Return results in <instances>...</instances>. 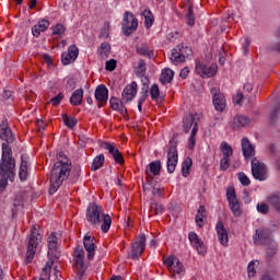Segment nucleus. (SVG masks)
Segmentation results:
<instances>
[{"label":"nucleus","mask_w":280,"mask_h":280,"mask_svg":"<svg viewBox=\"0 0 280 280\" xmlns=\"http://www.w3.org/2000/svg\"><path fill=\"white\" fill-rule=\"evenodd\" d=\"M136 73L143 78L145 75V60H140L136 69Z\"/></svg>","instance_id":"obj_50"},{"label":"nucleus","mask_w":280,"mask_h":280,"mask_svg":"<svg viewBox=\"0 0 280 280\" xmlns=\"http://www.w3.org/2000/svg\"><path fill=\"white\" fill-rule=\"evenodd\" d=\"M277 255V246L272 245L267 248V257H275Z\"/></svg>","instance_id":"obj_58"},{"label":"nucleus","mask_w":280,"mask_h":280,"mask_svg":"<svg viewBox=\"0 0 280 280\" xmlns=\"http://www.w3.org/2000/svg\"><path fill=\"white\" fill-rule=\"evenodd\" d=\"M152 194H153L154 196H163V189H162V188H156V187H154V188L152 189Z\"/></svg>","instance_id":"obj_64"},{"label":"nucleus","mask_w":280,"mask_h":280,"mask_svg":"<svg viewBox=\"0 0 280 280\" xmlns=\"http://www.w3.org/2000/svg\"><path fill=\"white\" fill-rule=\"evenodd\" d=\"M73 58L71 57V55H69L68 52H63L61 55V62L62 65L67 66V65H71L73 62Z\"/></svg>","instance_id":"obj_54"},{"label":"nucleus","mask_w":280,"mask_h":280,"mask_svg":"<svg viewBox=\"0 0 280 280\" xmlns=\"http://www.w3.org/2000/svg\"><path fill=\"white\" fill-rule=\"evenodd\" d=\"M150 95L152 100H159V95H161V91L159 90V85L153 84L150 90Z\"/></svg>","instance_id":"obj_52"},{"label":"nucleus","mask_w":280,"mask_h":280,"mask_svg":"<svg viewBox=\"0 0 280 280\" xmlns=\"http://www.w3.org/2000/svg\"><path fill=\"white\" fill-rule=\"evenodd\" d=\"M19 176H20V180L27 179V161H25L23 158L20 165Z\"/></svg>","instance_id":"obj_42"},{"label":"nucleus","mask_w":280,"mask_h":280,"mask_svg":"<svg viewBox=\"0 0 280 280\" xmlns=\"http://www.w3.org/2000/svg\"><path fill=\"white\" fill-rule=\"evenodd\" d=\"M256 209L258 213H261V215H268L270 213V203L264 201L258 202Z\"/></svg>","instance_id":"obj_41"},{"label":"nucleus","mask_w":280,"mask_h":280,"mask_svg":"<svg viewBox=\"0 0 280 280\" xmlns=\"http://www.w3.org/2000/svg\"><path fill=\"white\" fill-rule=\"evenodd\" d=\"M174 80V72L170 68H165L160 78L162 84H170Z\"/></svg>","instance_id":"obj_34"},{"label":"nucleus","mask_w":280,"mask_h":280,"mask_svg":"<svg viewBox=\"0 0 280 280\" xmlns=\"http://www.w3.org/2000/svg\"><path fill=\"white\" fill-rule=\"evenodd\" d=\"M83 245L88 253L89 261L93 260V258L95 257V237L91 235H85L83 237Z\"/></svg>","instance_id":"obj_23"},{"label":"nucleus","mask_w":280,"mask_h":280,"mask_svg":"<svg viewBox=\"0 0 280 280\" xmlns=\"http://www.w3.org/2000/svg\"><path fill=\"white\" fill-rule=\"evenodd\" d=\"M38 230H36V226H34L28 236L25 264H32V261H34L36 248H38Z\"/></svg>","instance_id":"obj_6"},{"label":"nucleus","mask_w":280,"mask_h":280,"mask_svg":"<svg viewBox=\"0 0 280 280\" xmlns=\"http://www.w3.org/2000/svg\"><path fill=\"white\" fill-rule=\"evenodd\" d=\"M255 264H259L258 260H252L247 266V273L249 279H253L255 275H257V270L255 269Z\"/></svg>","instance_id":"obj_47"},{"label":"nucleus","mask_w":280,"mask_h":280,"mask_svg":"<svg viewBox=\"0 0 280 280\" xmlns=\"http://www.w3.org/2000/svg\"><path fill=\"white\" fill-rule=\"evenodd\" d=\"M101 148H103V150H108L115 163H118L119 165H124V155L121 154V152H119V149H115V147L110 144V142H102Z\"/></svg>","instance_id":"obj_20"},{"label":"nucleus","mask_w":280,"mask_h":280,"mask_svg":"<svg viewBox=\"0 0 280 280\" xmlns=\"http://www.w3.org/2000/svg\"><path fill=\"white\" fill-rule=\"evenodd\" d=\"M242 152L246 161L255 156V147H253V143H250V140H248V138L242 139Z\"/></svg>","instance_id":"obj_26"},{"label":"nucleus","mask_w":280,"mask_h":280,"mask_svg":"<svg viewBox=\"0 0 280 280\" xmlns=\"http://www.w3.org/2000/svg\"><path fill=\"white\" fill-rule=\"evenodd\" d=\"M69 176H71V160L66 156L65 152L59 151L57 153V162L50 172L49 194H56L57 189H60V186Z\"/></svg>","instance_id":"obj_1"},{"label":"nucleus","mask_w":280,"mask_h":280,"mask_svg":"<svg viewBox=\"0 0 280 280\" xmlns=\"http://www.w3.org/2000/svg\"><path fill=\"white\" fill-rule=\"evenodd\" d=\"M220 150L223 154V158H230L231 159V156H233V148L229 143H226L224 141L221 142Z\"/></svg>","instance_id":"obj_39"},{"label":"nucleus","mask_w":280,"mask_h":280,"mask_svg":"<svg viewBox=\"0 0 280 280\" xmlns=\"http://www.w3.org/2000/svg\"><path fill=\"white\" fill-rule=\"evenodd\" d=\"M63 97L65 95L62 93H59L57 96L50 98L49 104H52V106H59Z\"/></svg>","instance_id":"obj_56"},{"label":"nucleus","mask_w":280,"mask_h":280,"mask_svg":"<svg viewBox=\"0 0 280 280\" xmlns=\"http://www.w3.org/2000/svg\"><path fill=\"white\" fill-rule=\"evenodd\" d=\"M97 51L101 57L108 58V56L110 55V44L102 43Z\"/></svg>","instance_id":"obj_43"},{"label":"nucleus","mask_w":280,"mask_h":280,"mask_svg":"<svg viewBox=\"0 0 280 280\" xmlns=\"http://www.w3.org/2000/svg\"><path fill=\"white\" fill-rule=\"evenodd\" d=\"M67 28H65V25L62 24H57L54 28H52V36H62V34H65Z\"/></svg>","instance_id":"obj_51"},{"label":"nucleus","mask_w":280,"mask_h":280,"mask_svg":"<svg viewBox=\"0 0 280 280\" xmlns=\"http://www.w3.org/2000/svg\"><path fill=\"white\" fill-rule=\"evenodd\" d=\"M100 38H108V25H105L100 33Z\"/></svg>","instance_id":"obj_60"},{"label":"nucleus","mask_w":280,"mask_h":280,"mask_svg":"<svg viewBox=\"0 0 280 280\" xmlns=\"http://www.w3.org/2000/svg\"><path fill=\"white\" fill-rule=\"evenodd\" d=\"M238 180L243 187H248L250 185V178L244 172L238 173Z\"/></svg>","instance_id":"obj_48"},{"label":"nucleus","mask_w":280,"mask_h":280,"mask_svg":"<svg viewBox=\"0 0 280 280\" xmlns=\"http://www.w3.org/2000/svg\"><path fill=\"white\" fill-rule=\"evenodd\" d=\"M196 135H198V124H195L191 129V133L188 140V150H194V145H196Z\"/></svg>","instance_id":"obj_40"},{"label":"nucleus","mask_w":280,"mask_h":280,"mask_svg":"<svg viewBox=\"0 0 280 280\" xmlns=\"http://www.w3.org/2000/svg\"><path fill=\"white\" fill-rule=\"evenodd\" d=\"M49 20H40L36 25L32 27V34L35 36V38H38L40 36V32H47L49 30Z\"/></svg>","instance_id":"obj_28"},{"label":"nucleus","mask_w":280,"mask_h":280,"mask_svg":"<svg viewBox=\"0 0 280 280\" xmlns=\"http://www.w3.org/2000/svg\"><path fill=\"white\" fill-rule=\"evenodd\" d=\"M86 220L92 226H101L103 233L110 231L113 219L109 214L104 213L102 206H97L95 202H91L86 209Z\"/></svg>","instance_id":"obj_3"},{"label":"nucleus","mask_w":280,"mask_h":280,"mask_svg":"<svg viewBox=\"0 0 280 280\" xmlns=\"http://www.w3.org/2000/svg\"><path fill=\"white\" fill-rule=\"evenodd\" d=\"M269 207L276 211H280V192H272L267 197Z\"/></svg>","instance_id":"obj_30"},{"label":"nucleus","mask_w":280,"mask_h":280,"mask_svg":"<svg viewBox=\"0 0 280 280\" xmlns=\"http://www.w3.org/2000/svg\"><path fill=\"white\" fill-rule=\"evenodd\" d=\"M142 16H144V26L147 30H150V27L154 25V15H152V11L145 9L142 12Z\"/></svg>","instance_id":"obj_36"},{"label":"nucleus","mask_w":280,"mask_h":280,"mask_svg":"<svg viewBox=\"0 0 280 280\" xmlns=\"http://www.w3.org/2000/svg\"><path fill=\"white\" fill-rule=\"evenodd\" d=\"M14 170H16V161L12 158V149L7 143H2L0 189H5V187H8V180H14Z\"/></svg>","instance_id":"obj_2"},{"label":"nucleus","mask_w":280,"mask_h":280,"mask_svg":"<svg viewBox=\"0 0 280 280\" xmlns=\"http://www.w3.org/2000/svg\"><path fill=\"white\" fill-rule=\"evenodd\" d=\"M106 71H115L117 69V61L115 59H110L105 63Z\"/></svg>","instance_id":"obj_57"},{"label":"nucleus","mask_w":280,"mask_h":280,"mask_svg":"<svg viewBox=\"0 0 280 280\" xmlns=\"http://www.w3.org/2000/svg\"><path fill=\"white\" fill-rule=\"evenodd\" d=\"M211 95L213 97V106L215 110L219 113L224 112V108H226V98H224V94L220 92V89L212 88Z\"/></svg>","instance_id":"obj_14"},{"label":"nucleus","mask_w":280,"mask_h":280,"mask_svg":"<svg viewBox=\"0 0 280 280\" xmlns=\"http://www.w3.org/2000/svg\"><path fill=\"white\" fill-rule=\"evenodd\" d=\"M188 240L191 246H194V248H196V250L199 253V255L207 254V248L205 247V243L202 242V240H200V237H198V234H196V232H190L188 234Z\"/></svg>","instance_id":"obj_21"},{"label":"nucleus","mask_w":280,"mask_h":280,"mask_svg":"<svg viewBox=\"0 0 280 280\" xmlns=\"http://www.w3.org/2000/svg\"><path fill=\"white\" fill-rule=\"evenodd\" d=\"M254 244L256 246H261V244H270L272 238L270 237V230L268 229H258L253 237Z\"/></svg>","instance_id":"obj_16"},{"label":"nucleus","mask_w":280,"mask_h":280,"mask_svg":"<svg viewBox=\"0 0 280 280\" xmlns=\"http://www.w3.org/2000/svg\"><path fill=\"white\" fill-rule=\"evenodd\" d=\"M226 198L229 201V207L236 218L242 215V211L240 210V201H237V196L235 195V188H229L226 190Z\"/></svg>","instance_id":"obj_13"},{"label":"nucleus","mask_w":280,"mask_h":280,"mask_svg":"<svg viewBox=\"0 0 280 280\" xmlns=\"http://www.w3.org/2000/svg\"><path fill=\"white\" fill-rule=\"evenodd\" d=\"M73 268L77 272V279L82 280V277H84V272H86V269L89 268L86 264H84V248L82 246H77L73 252Z\"/></svg>","instance_id":"obj_4"},{"label":"nucleus","mask_w":280,"mask_h":280,"mask_svg":"<svg viewBox=\"0 0 280 280\" xmlns=\"http://www.w3.org/2000/svg\"><path fill=\"white\" fill-rule=\"evenodd\" d=\"M205 217L200 215V214H197L196 215V224L202 229V226H205V220H203Z\"/></svg>","instance_id":"obj_59"},{"label":"nucleus","mask_w":280,"mask_h":280,"mask_svg":"<svg viewBox=\"0 0 280 280\" xmlns=\"http://www.w3.org/2000/svg\"><path fill=\"white\" fill-rule=\"evenodd\" d=\"M165 211V208L161 203H152L150 208V213L153 215H161Z\"/></svg>","instance_id":"obj_45"},{"label":"nucleus","mask_w":280,"mask_h":280,"mask_svg":"<svg viewBox=\"0 0 280 280\" xmlns=\"http://www.w3.org/2000/svg\"><path fill=\"white\" fill-rule=\"evenodd\" d=\"M196 72L201 78H213L218 73V65H206L205 62L197 60L196 61Z\"/></svg>","instance_id":"obj_11"},{"label":"nucleus","mask_w":280,"mask_h":280,"mask_svg":"<svg viewBox=\"0 0 280 280\" xmlns=\"http://www.w3.org/2000/svg\"><path fill=\"white\" fill-rule=\"evenodd\" d=\"M187 75H189V68H184L182 69L179 77L183 78V80H185L187 78Z\"/></svg>","instance_id":"obj_62"},{"label":"nucleus","mask_w":280,"mask_h":280,"mask_svg":"<svg viewBox=\"0 0 280 280\" xmlns=\"http://www.w3.org/2000/svg\"><path fill=\"white\" fill-rule=\"evenodd\" d=\"M80 172H81L80 166H75L72 170V172L70 171V176H71L72 183H75L78 180V178H80Z\"/></svg>","instance_id":"obj_53"},{"label":"nucleus","mask_w":280,"mask_h":280,"mask_svg":"<svg viewBox=\"0 0 280 280\" xmlns=\"http://www.w3.org/2000/svg\"><path fill=\"white\" fill-rule=\"evenodd\" d=\"M191 165H194V161L191 160V158H186V160L182 164V176H184V178H187V176H189Z\"/></svg>","instance_id":"obj_35"},{"label":"nucleus","mask_w":280,"mask_h":280,"mask_svg":"<svg viewBox=\"0 0 280 280\" xmlns=\"http://www.w3.org/2000/svg\"><path fill=\"white\" fill-rule=\"evenodd\" d=\"M0 139L7 141V143H14V133H12V129L8 126L7 118H3L0 124Z\"/></svg>","instance_id":"obj_18"},{"label":"nucleus","mask_w":280,"mask_h":280,"mask_svg":"<svg viewBox=\"0 0 280 280\" xmlns=\"http://www.w3.org/2000/svg\"><path fill=\"white\" fill-rule=\"evenodd\" d=\"M231 165V158H222L220 161V171L226 172Z\"/></svg>","instance_id":"obj_49"},{"label":"nucleus","mask_w":280,"mask_h":280,"mask_svg":"<svg viewBox=\"0 0 280 280\" xmlns=\"http://www.w3.org/2000/svg\"><path fill=\"white\" fill-rule=\"evenodd\" d=\"M49 277H51V266L47 264L43 269L39 277V280H49Z\"/></svg>","instance_id":"obj_46"},{"label":"nucleus","mask_w":280,"mask_h":280,"mask_svg":"<svg viewBox=\"0 0 280 280\" xmlns=\"http://www.w3.org/2000/svg\"><path fill=\"white\" fill-rule=\"evenodd\" d=\"M196 117H198V114H189L184 118L183 130L186 135L191 130V127L194 128L196 124H198V121H196Z\"/></svg>","instance_id":"obj_29"},{"label":"nucleus","mask_w":280,"mask_h":280,"mask_svg":"<svg viewBox=\"0 0 280 280\" xmlns=\"http://www.w3.org/2000/svg\"><path fill=\"white\" fill-rule=\"evenodd\" d=\"M176 165H178V150L176 149V142L171 141L167 151V172L174 174L176 172Z\"/></svg>","instance_id":"obj_10"},{"label":"nucleus","mask_w":280,"mask_h":280,"mask_svg":"<svg viewBox=\"0 0 280 280\" xmlns=\"http://www.w3.org/2000/svg\"><path fill=\"white\" fill-rule=\"evenodd\" d=\"M95 100L97 102V107L102 108V106H106L108 104V88L106 85L101 84L95 89Z\"/></svg>","instance_id":"obj_17"},{"label":"nucleus","mask_w":280,"mask_h":280,"mask_svg":"<svg viewBox=\"0 0 280 280\" xmlns=\"http://www.w3.org/2000/svg\"><path fill=\"white\" fill-rule=\"evenodd\" d=\"M279 117H280V105H276L270 114H269V118H268V124L269 126H277V124H279Z\"/></svg>","instance_id":"obj_32"},{"label":"nucleus","mask_w":280,"mask_h":280,"mask_svg":"<svg viewBox=\"0 0 280 280\" xmlns=\"http://www.w3.org/2000/svg\"><path fill=\"white\" fill-rule=\"evenodd\" d=\"M48 257L55 261V259H60V252L58 250V236L56 233H51L48 238Z\"/></svg>","instance_id":"obj_15"},{"label":"nucleus","mask_w":280,"mask_h":280,"mask_svg":"<svg viewBox=\"0 0 280 280\" xmlns=\"http://www.w3.org/2000/svg\"><path fill=\"white\" fill-rule=\"evenodd\" d=\"M137 54L139 56H145V58H152L154 57V51L150 50V46L148 44H140L136 47Z\"/></svg>","instance_id":"obj_33"},{"label":"nucleus","mask_w":280,"mask_h":280,"mask_svg":"<svg viewBox=\"0 0 280 280\" xmlns=\"http://www.w3.org/2000/svg\"><path fill=\"white\" fill-rule=\"evenodd\" d=\"M242 100H244V94L237 93L234 97L235 104H242Z\"/></svg>","instance_id":"obj_63"},{"label":"nucleus","mask_w":280,"mask_h":280,"mask_svg":"<svg viewBox=\"0 0 280 280\" xmlns=\"http://www.w3.org/2000/svg\"><path fill=\"white\" fill-rule=\"evenodd\" d=\"M124 100H119L115 96L110 97L109 100V106L112 108V110H116V113H119V115H121L122 117H128V109L126 108V106H124Z\"/></svg>","instance_id":"obj_22"},{"label":"nucleus","mask_w":280,"mask_h":280,"mask_svg":"<svg viewBox=\"0 0 280 280\" xmlns=\"http://www.w3.org/2000/svg\"><path fill=\"white\" fill-rule=\"evenodd\" d=\"M67 54H69V56H71L72 60H75V58H78L80 50H78V47L75 46H70L68 48Z\"/></svg>","instance_id":"obj_55"},{"label":"nucleus","mask_w":280,"mask_h":280,"mask_svg":"<svg viewBox=\"0 0 280 280\" xmlns=\"http://www.w3.org/2000/svg\"><path fill=\"white\" fill-rule=\"evenodd\" d=\"M62 121L65 124V126H67V128H75V126H78V118L75 117H69V115L63 114L62 115Z\"/></svg>","instance_id":"obj_38"},{"label":"nucleus","mask_w":280,"mask_h":280,"mask_svg":"<svg viewBox=\"0 0 280 280\" xmlns=\"http://www.w3.org/2000/svg\"><path fill=\"white\" fill-rule=\"evenodd\" d=\"M187 23L190 27L196 23V16L194 15V7L191 4L188 5V11L186 14Z\"/></svg>","instance_id":"obj_44"},{"label":"nucleus","mask_w":280,"mask_h":280,"mask_svg":"<svg viewBox=\"0 0 280 280\" xmlns=\"http://www.w3.org/2000/svg\"><path fill=\"white\" fill-rule=\"evenodd\" d=\"M252 175L256 180L260 182L268 178V167H266V164L259 162L257 158L252 160Z\"/></svg>","instance_id":"obj_9"},{"label":"nucleus","mask_w":280,"mask_h":280,"mask_svg":"<svg viewBox=\"0 0 280 280\" xmlns=\"http://www.w3.org/2000/svg\"><path fill=\"white\" fill-rule=\"evenodd\" d=\"M163 264L167 266L171 275H180L185 272L183 262L176 256H168L167 258H163Z\"/></svg>","instance_id":"obj_12"},{"label":"nucleus","mask_w":280,"mask_h":280,"mask_svg":"<svg viewBox=\"0 0 280 280\" xmlns=\"http://www.w3.org/2000/svg\"><path fill=\"white\" fill-rule=\"evenodd\" d=\"M145 250V234H140L131 243V250L128 254L129 259H139Z\"/></svg>","instance_id":"obj_8"},{"label":"nucleus","mask_w":280,"mask_h":280,"mask_svg":"<svg viewBox=\"0 0 280 280\" xmlns=\"http://www.w3.org/2000/svg\"><path fill=\"white\" fill-rule=\"evenodd\" d=\"M215 231L221 246H229V232L224 229V223L222 221H218Z\"/></svg>","instance_id":"obj_24"},{"label":"nucleus","mask_w":280,"mask_h":280,"mask_svg":"<svg viewBox=\"0 0 280 280\" xmlns=\"http://www.w3.org/2000/svg\"><path fill=\"white\" fill-rule=\"evenodd\" d=\"M137 27H139V20H137L132 12L126 11L122 15V34H125V36H130V34L137 32Z\"/></svg>","instance_id":"obj_7"},{"label":"nucleus","mask_w":280,"mask_h":280,"mask_svg":"<svg viewBox=\"0 0 280 280\" xmlns=\"http://www.w3.org/2000/svg\"><path fill=\"white\" fill-rule=\"evenodd\" d=\"M43 60L46 62V65L51 66L54 65V62L51 61V56L47 55V54H43L42 55Z\"/></svg>","instance_id":"obj_61"},{"label":"nucleus","mask_w":280,"mask_h":280,"mask_svg":"<svg viewBox=\"0 0 280 280\" xmlns=\"http://www.w3.org/2000/svg\"><path fill=\"white\" fill-rule=\"evenodd\" d=\"M104 154L95 156L91 166L92 172H97V170H101L102 165H104Z\"/></svg>","instance_id":"obj_37"},{"label":"nucleus","mask_w":280,"mask_h":280,"mask_svg":"<svg viewBox=\"0 0 280 280\" xmlns=\"http://www.w3.org/2000/svg\"><path fill=\"white\" fill-rule=\"evenodd\" d=\"M190 56H194V50H191V48H189V46L186 44H179L173 49L171 61L176 66L183 65L186 58H189Z\"/></svg>","instance_id":"obj_5"},{"label":"nucleus","mask_w":280,"mask_h":280,"mask_svg":"<svg viewBox=\"0 0 280 280\" xmlns=\"http://www.w3.org/2000/svg\"><path fill=\"white\" fill-rule=\"evenodd\" d=\"M250 125V118L244 115H237L233 118L231 127L233 130H240V128H246V126Z\"/></svg>","instance_id":"obj_27"},{"label":"nucleus","mask_w":280,"mask_h":280,"mask_svg":"<svg viewBox=\"0 0 280 280\" xmlns=\"http://www.w3.org/2000/svg\"><path fill=\"white\" fill-rule=\"evenodd\" d=\"M135 97H137V82L133 81L124 89L121 100L124 104H128L132 102Z\"/></svg>","instance_id":"obj_19"},{"label":"nucleus","mask_w":280,"mask_h":280,"mask_svg":"<svg viewBox=\"0 0 280 280\" xmlns=\"http://www.w3.org/2000/svg\"><path fill=\"white\" fill-rule=\"evenodd\" d=\"M161 161L156 160L151 162L145 170L147 180L154 178L161 174Z\"/></svg>","instance_id":"obj_25"},{"label":"nucleus","mask_w":280,"mask_h":280,"mask_svg":"<svg viewBox=\"0 0 280 280\" xmlns=\"http://www.w3.org/2000/svg\"><path fill=\"white\" fill-rule=\"evenodd\" d=\"M82 100H84V90L78 89L72 93L70 104L72 106H80V104H82Z\"/></svg>","instance_id":"obj_31"}]
</instances>
